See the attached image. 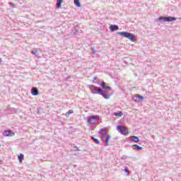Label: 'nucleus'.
<instances>
[{
	"label": "nucleus",
	"mask_w": 181,
	"mask_h": 181,
	"mask_svg": "<svg viewBox=\"0 0 181 181\" xmlns=\"http://www.w3.org/2000/svg\"><path fill=\"white\" fill-rule=\"evenodd\" d=\"M89 89L90 90L91 93L93 94H100V95H103L105 98V100H110V96L107 94V92L100 87H97L94 85H90Z\"/></svg>",
	"instance_id": "f257e3e1"
},
{
	"label": "nucleus",
	"mask_w": 181,
	"mask_h": 181,
	"mask_svg": "<svg viewBox=\"0 0 181 181\" xmlns=\"http://www.w3.org/2000/svg\"><path fill=\"white\" fill-rule=\"evenodd\" d=\"M99 134H101V138L103 142H105V146H108V145H110V139H111V136L108 135V133H107V129H100L99 131Z\"/></svg>",
	"instance_id": "f03ea898"
},
{
	"label": "nucleus",
	"mask_w": 181,
	"mask_h": 181,
	"mask_svg": "<svg viewBox=\"0 0 181 181\" xmlns=\"http://www.w3.org/2000/svg\"><path fill=\"white\" fill-rule=\"evenodd\" d=\"M117 33L119 36H122V37H127L131 40V42H135V35H134V34L128 32H119Z\"/></svg>",
	"instance_id": "7ed1b4c3"
},
{
	"label": "nucleus",
	"mask_w": 181,
	"mask_h": 181,
	"mask_svg": "<svg viewBox=\"0 0 181 181\" xmlns=\"http://www.w3.org/2000/svg\"><path fill=\"white\" fill-rule=\"evenodd\" d=\"M176 17L172 16H160L158 19L156 20V22H173L176 21Z\"/></svg>",
	"instance_id": "20e7f679"
},
{
	"label": "nucleus",
	"mask_w": 181,
	"mask_h": 181,
	"mask_svg": "<svg viewBox=\"0 0 181 181\" xmlns=\"http://www.w3.org/2000/svg\"><path fill=\"white\" fill-rule=\"evenodd\" d=\"M99 119L100 117H98V115L90 116L88 117V123H89L90 124H97Z\"/></svg>",
	"instance_id": "39448f33"
},
{
	"label": "nucleus",
	"mask_w": 181,
	"mask_h": 181,
	"mask_svg": "<svg viewBox=\"0 0 181 181\" xmlns=\"http://www.w3.org/2000/svg\"><path fill=\"white\" fill-rule=\"evenodd\" d=\"M117 131L122 134V135H128V129L124 126H117Z\"/></svg>",
	"instance_id": "423d86ee"
},
{
	"label": "nucleus",
	"mask_w": 181,
	"mask_h": 181,
	"mask_svg": "<svg viewBox=\"0 0 181 181\" xmlns=\"http://www.w3.org/2000/svg\"><path fill=\"white\" fill-rule=\"evenodd\" d=\"M3 135L4 136H15V133L12 132L11 129L5 130L3 132Z\"/></svg>",
	"instance_id": "0eeeda50"
},
{
	"label": "nucleus",
	"mask_w": 181,
	"mask_h": 181,
	"mask_svg": "<svg viewBox=\"0 0 181 181\" xmlns=\"http://www.w3.org/2000/svg\"><path fill=\"white\" fill-rule=\"evenodd\" d=\"M145 98L140 95H136L133 97V100L136 101V103H141V101H144Z\"/></svg>",
	"instance_id": "6e6552de"
},
{
	"label": "nucleus",
	"mask_w": 181,
	"mask_h": 181,
	"mask_svg": "<svg viewBox=\"0 0 181 181\" xmlns=\"http://www.w3.org/2000/svg\"><path fill=\"white\" fill-rule=\"evenodd\" d=\"M31 94H33V95H39V90H37V88L36 87L32 88Z\"/></svg>",
	"instance_id": "1a4fd4ad"
},
{
	"label": "nucleus",
	"mask_w": 181,
	"mask_h": 181,
	"mask_svg": "<svg viewBox=\"0 0 181 181\" xmlns=\"http://www.w3.org/2000/svg\"><path fill=\"white\" fill-rule=\"evenodd\" d=\"M131 141H133V142H135L136 144H139V142H141V139H139V138H138L136 136H133L130 137Z\"/></svg>",
	"instance_id": "9d476101"
},
{
	"label": "nucleus",
	"mask_w": 181,
	"mask_h": 181,
	"mask_svg": "<svg viewBox=\"0 0 181 181\" xmlns=\"http://www.w3.org/2000/svg\"><path fill=\"white\" fill-rule=\"evenodd\" d=\"M109 28L111 32H115V30H118L119 27L117 25H111Z\"/></svg>",
	"instance_id": "9b49d317"
},
{
	"label": "nucleus",
	"mask_w": 181,
	"mask_h": 181,
	"mask_svg": "<svg viewBox=\"0 0 181 181\" xmlns=\"http://www.w3.org/2000/svg\"><path fill=\"white\" fill-rule=\"evenodd\" d=\"M132 149H134V151H142V147L139 146L137 144H134L132 146Z\"/></svg>",
	"instance_id": "f8f14e48"
},
{
	"label": "nucleus",
	"mask_w": 181,
	"mask_h": 181,
	"mask_svg": "<svg viewBox=\"0 0 181 181\" xmlns=\"http://www.w3.org/2000/svg\"><path fill=\"white\" fill-rule=\"evenodd\" d=\"M32 54H34V56H35L36 57H37V56H39V49L37 48H35L31 51Z\"/></svg>",
	"instance_id": "ddd939ff"
},
{
	"label": "nucleus",
	"mask_w": 181,
	"mask_h": 181,
	"mask_svg": "<svg viewBox=\"0 0 181 181\" xmlns=\"http://www.w3.org/2000/svg\"><path fill=\"white\" fill-rule=\"evenodd\" d=\"M100 86L103 87L104 88V90H110L111 89V87L105 86V82H104V81H102V83H100Z\"/></svg>",
	"instance_id": "4468645a"
},
{
	"label": "nucleus",
	"mask_w": 181,
	"mask_h": 181,
	"mask_svg": "<svg viewBox=\"0 0 181 181\" xmlns=\"http://www.w3.org/2000/svg\"><path fill=\"white\" fill-rule=\"evenodd\" d=\"M74 3L78 8H81V3H80V0H74Z\"/></svg>",
	"instance_id": "2eb2a0df"
},
{
	"label": "nucleus",
	"mask_w": 181,
	"mask_h": 181,
	"mask_svg": "<svg viewBox=\"0 0 181 181\" xmlns=\"http://www.w3.org/2000/svg\"><path fill=\"white\" fill-rule=\"evenodd\" d=\"M62 4H63V0H57V8L58 9L62 8Z\"/></svg>",
	"instance_id": "dca6fc26"
},
{
	"label": "nucleus",
	"mask_w": 181,
	"mask_h": 181,
	"mask_svg": "<svg viewBox=\"0 0 181 181\" xmlns=\"http://www.w3.org/2000/svg\"><path fill=\"white\" fill-rule=\"evenodd\" d=\"M23 158H25V156L23 154H20L18 156V160L20 163H22V160H23Z\"/></svg>",
	"instance_id": "f3484780"
},
{
	"label": "nucleus",
	"mask_w": 181,
	"mask_h": 181,
	"mask_svg": "<svg viewBox=\"0 0 181 181\" xmlns=\"http://www.w3.org/2000/svg\"><path fill=\"white\" fill-rule=\"evenodd\" d=\"M114 115H115L116 117H122V112H115Z\"/></svg>",
	"instance_id": "a211bd4d"
},
{
	"label": "nucleus",
	"mask_w": 181,
	"mask_h": 181,
	"mask_svg": "<svg viewBox=\"0 0 181 181\" xmlns=\"http://www.w3.org/2000/svg\"><path fill=\"white\" fill-rule=\"evenodd\" d=\"M70 114H73V110H70L69 111H68L65 115L66 117H69Z\"/></svg>",
	"instance_id": "6ab92c4d"
},
{
	"label": "nucleus",
	"mask_w": 181,
	"mask_h": 181,
	"mask_svg": "<svg viewBox=\"0 0 181 181\" xmlns=\"http://www.w3.org/2000/svg\"><path fill=\"white\" fill-rule=\"evenodd\" d=\"M92 139H93V141L95 143V144H100V140H98V139H95V138H94V137H92Z\"/></svg>",
	"instance_id": "aec40b11"
},
{
	"label": "nucleus",
	"mask_w": 181,
	"mask_h": 181,
	"mask_svg": "<svg viewBox=\"0 0 181 181\" xmlns=\"http://www.w3.org/2000/svg\"><path fill=\"white\" fill-rule=\"evenodd\" d=\"M10 6H13V8H16V4L13 3H9Z\"/></svg>",
	"instance_id": "412c9836"
},
{
	"label": "nucleus",
	"mask_w": 181,
	"mask_h": 181,
	"mask_svg": "<svg viewBox=\"0 0 181 181\" xmlns=\"http://www.w3.org/2000/svg\"><path fill=\"white\" fill-rule=\"evenodd\" d=\"M124 170L126 172V173H129V170H128L127 168H125Z\"/></svg>",
	"instance_id": "4be33fe9"
},
{
	"label": "nucleus",
	"mask_w": 181,
	"mask_h": 181,
	"mask_svg": "<svg viewBox=\"0 0 181 181\" xmlns=\"http://www.w3.org/2000/svg\"><path fill=\"white\" fill-rule=\"evenodd\" d=\"M74 151H78V148H77V146L74 147Z\"/></svg>",
	"instance_id": "5701e85b"
},
{
	"label": "nucleus",
	"mask_w": 181,
	"mask_h": 181,
	"mask_svg": "<svg viewBox=\"0 0 181 181\" xmlns=\"http://www.w3.org/2000/svg\"><path fill=\"white\" fill-rule=\"evenodd\" d=\"M92 53H95V50L93 48H92Z\"/></svg>",
	"instance_id": "b1692460"
},
{
	"label": "nucleus",
	"mask_w": 181,
	"mask_h": 181,
	"mask_svg": "<svg viewBox=\"0 0 181 181\" xmlns=\"http://www.w3.org/2000/svg\"><path fill=\"white\" fill-rule=\"evenodd\" d=\"M0 63H2V59L0 58Z\"/></svg>",
	"instance_id": "393cba45"
},
{
	"label": "nucleus",
	"mask_w": 181,
	"mask_h": 181,
	"mask_svg": "<svg viewBox=\"0 0 181 181\" xmlns=\"http://www.w3.org/2000/svg\"><path fill=\"white\" fill-rule=\"evenodd\" d=\"M94 80H97V78L95 77V78H94Z\"/></svg>",
	"instance_id": "a878e982"
}]
</instances>
